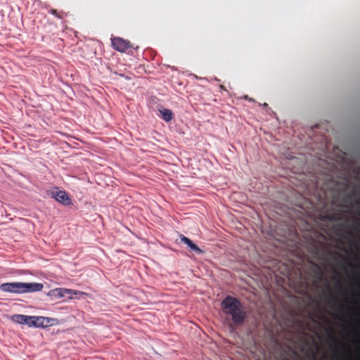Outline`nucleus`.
I'll use <instances>...</instances> for the list:
<instances>
[{"label":"nucleus","mask_w":360,"mask_h":360,"mask_svg":"<svg viewBox=\"0 0 360 360\" xmlns=\"http://www.w3.org/2000/svg\"><path fill=\"white\" fill-rule=\"evenodd\" d=\"M221 306L226 320L231 322L229 323L231 328L243 324L247 313L238 298L228 295L223 300Z\"/></svg>","instance_id":"nucleus-1"},{"label":"nucleus","mask_w":360,"mask_h":360,"mask_svg":"<svg viewBox=\"0 0 360 360\" xmlns=\"http://www.w3.org/2000/svg\"><path fill=\"white\" fill-rule=\"evenodd\" d=\"M43 285L39 283H4L0 285V290L3 292L11 293H25L41 291Z\"/></svg>","instance_id":"nucleus-2"},{"label":"nucleus","mask_w":360,"mask_h":360,"mask_svg":"<svg viewBox=\"0 0 360 360\" xmlns=\"http://www.w3.org/2000/svg\"><path fill=\"white\" fill-rule=\"evenodd\" d=\"M86 295V294L85 292H83L81 291L72 290V289L61 288L51 290L49 292V295L51 296L53 299H59V298L65 297L66 296H68V298H70V299H72L73 295L77 296V295Z\"/></svg>","instance_id":"nucleus-3"},{"label":"nucleus","mask_w":360,"mask_h":360,"mask_svg":"<svg viewBox=\"0 0 360 360\" xmlns=\"http://www.w3.org/2000/svg\"><path fill=\"white\" fill-rule=\"evenodd\" d=\"M111 44L113 49L120 52H124L129 48L131 47L129 41L123 39L120 37L112 38Z\"/></svg>","instance_id":"nucleus-4"},{"label":"nucleus","mask_w":360,"mask_h":360,"mask_svg":"<svg viewBox=\"0 0 360 360\" xmlns=\"http://www.w3.org/2000/svg\"><path fill=\"white\" fill-rule=\"evenodd\" d=\"M51 196L56 201L63 205H70L71 203V199L68 196V193L64 191H52Z\"/></svg>","instance_id":"nucleus-5"},{"label":"nucleus","mask_w":360,"mask_h":360,"mask_svg":"<svg viewBox=\"0 0 360 360\" xmlns=\"http://www.w3.org/2000/svg\"><path fill=\"white\" fill-rule=\"evenodd\" d=\"M27 319L25 321L24 324H26L30 327H40L44 326V323L45 321V319L44 317L27 316Z\"/></svg>","instance_id":"nucleus-6"},{"label":"nucleus","mask_w":360,"mask_h":360,"mask_svg":"<svg viewBox=\"0 0 360 360\" xmlns=\"http://www.w3.org/2000/svg\"><path fill=\"white\" fill-rule=\"evenodd\" d=\"M180 238L181 241L186 244L192 250H194L198 253L202 252V250L200 248H199L195 243H193V241L188 238L184 236V235H181L180 236Z\"/></svg>","instance_id":"nucleus-7"},{"label":"nucleus","mask_w":360,"mask_h":360,"mask_svg":"<svg viewBox=\"0 0 360 360\" xmlns=\"http://www.w3.org/2000/svg\"><path fill=\"white\" fill-rule=\"evenodd\" d=\"M160 113L161 114V117L165 122H169L173 119V112L171 110L163 108L160 110Z\"/></svg>","instance_id":"nucleus-8"},{"label":"nucleus","mask_w":360,"mask_h":360,"mask_svg":"<svg viewBox=\"0 0 360 360\" xmlns=\"http://www.w3.org/2000/svg\"><path fill=\"white\" fill-rule=\"evenodd\" d=\"M27 319V315L22 314H15L13 315L11 318L13 321L18 323L19 324H24Z\"/></svg>","instance_id":"nucleus-9"},{"label":"nucleus","mask_w":360,"mask_h":360,"mask_svg":"<svg viewBox=\"0 0 360 360\" xmlns=\"http://www.w3.org/2000/svg\"><path fill=\"white\" fill-rule=\"evenodd\" d=\"M49 13L58 18L61 19L63 18L61 13H58V11L56 9H51L49 11Z\"/></svg>","instance_id":"nucleus-10"},{"label":"nucleus","mask_w":360,"mask_h":360,"mask_svg":"<svg viewBox=\"0 0 360 360\" xmlns=\"http://www.w3.org/2000/svg\"><path fill=\"white\" fill-rule=\"evenodd\" d=\"M329 340L330 341H332L333 343H335V345H340V342H338L337 341V340L332 335L329 336Z\"/></svg>","instance_id":"nucleus-11"},{"label":"nucleus","mask_w":360,"mask_h":360,"mask_svg":"<svg viewBox=\"0 0 360 360\" xmlns=\"http://www.w3.org/2000/svg\"><path fill=\"white\" fill-rule=\"evenodd\" d=\"M342 309H343V307H342V305H341V304H339V308H338V311H341V310H342Z\"/></svg>","instance_id":"nucleus-12"},{"label":"nucleus","mask_w":360,"mask_h":360,"mask_svg":"<svg viewBox=\"0 0 360 360\" xmlns=\"http://www.w3.org/2000/svg\"><path fill=\"white\" fill-rule=\"evenodd\" d=\"M337 286H338V287H340V288L341 287V284H340V282H338V283H337Z\"/></svg>","instance_id":"nucleus-13"},{"label":"nucleus","mask_w":360,"mask_h":360,"mask_svg":"<svg viewBox=\"0 0 360 360\" xmlns=\"http://www.w3.org/2000/svg\"><path fill=\"white\" fill-rule=\"evenodd\" d=\"M220 88H221V89H224V90H225V88L224 87V86H223V85H221V86H220Z\"/></svg>","instance_id":"nucleus-14"},{"label":"nucleus","mask_w":360,"mask_h":360,"mask_svg":"<svg viewBox=\"0 0 360 360\" xmlns=\"http://www.w3.org/2000/svg\"><path fill=\"white\" fill-rule=\"evenodd\" d=\"M330 295L331 297L335 300V297H333V295L331 294L330 292Z\"/></svg>","instance_id":"nucleus-15"},{"label":"nucleus","mask_w":360,"mask_h":360,"mask_svg":"<svg viewBox=\"0 0 360 360\" xmlns=\"http://www.w3.org/2000/svg\"><path fill=\"white\" fill-rule=\"evenodd\" d=\"M245 99H248V96H245Z\"/></svg>","instance_id":"nucleus-16"},{"label":"nucleus","mask_w":360,"mask_h":360,"mask_svg":"<svg viewBox=\"0 0 360 360\" xmlns=\"http://www.w3.org/2000/svg\"><path fill=\"white\" fill-rule=\"evenodd\" d=\"M267 105H268L267 103L264 104V106H267Z\"/></svg>","instance_id":"nucleus-17"}]
</instances>
